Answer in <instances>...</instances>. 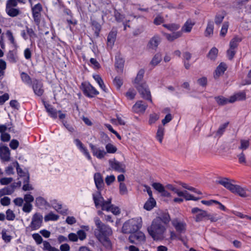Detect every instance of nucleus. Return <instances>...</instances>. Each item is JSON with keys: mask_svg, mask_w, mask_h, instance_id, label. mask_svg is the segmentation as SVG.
<instances>
[{"mask_svg": "<svg viewBox=\"0 0 251 251\" xmlns=\"http://www.w3.org/2000/svg\"><path fill=\"white\" fill-rule=\"evenodd\" d=\"M95 235L98 240L108 250L112 249V244L109 236L112 234L111 227L105 225L99 228H96L94 231Z\"/></svg>", "mask_w": 251, "mask_h": 251, "instance_id": "obj_1", "label": "nucleus"}, {"mask_svg": "<svg viewBox=\"0 0 251 251\" xmlns=\"http://www.w3.org/2000/svg\"><path fill=\"white\" fill-rule=\"evenodd\" d=\"M165 230V225L160 223L159 219H154L151 226L148 227V231L150 235L154 240L162 238Z\"/></svg>", "mask_w": 251, "mask_h": 251, "instance_id": "obj_2", "label": "nucleus"}, {"mask_svg": "<svg viewBox=\"0 0 251 251\" xmlns=\"http://www.w3.org/2000/svg\"><path fill=\"white\" fill-rule=\"evenodd\" d=\"M191 212L193 214L198 213L195 217V221L196 222H200L206 218L207 220H210L211 222H215L221 219L217 214H211L208 213L206 211L203 210L198 207L192 208Z\"/></svg>", "mask_w": 251, "mask_h": 251, "instance_id": "obj_3", "label": "nucleus"}, {"mask_svg": "<svg viewBox=\"0 0 251 251\" xmlns=\"http://www.w3.org/2000/svg\"><path fill=\"white\" fill-rule=\"evenodd\" d=\"M141 226V224L137 220L131 219L124 224L122 227V232L125 234H131L138 231Z\"/></svg>", "mask_w": 251, "mask_h": 251, "instance_id": "obj_4", "label": "nucleus"}, {"mask_svg": "<svg viewBox=\"0 0 251 251\" xmlns=\"http://www.w3.org/2000/svg\"><path fill=\"white\" fill-rule=\"evenodd\" d=\"M135 87L138 90L142 98L152 102L151 92L146 82L135 85Z\"/></svg>", "mask_w": 251, "mask_h": 251, "instance_id": "obj_5", "label": "nucleus"}, {"mask_svg": "<svg viewBox=\"0 0 251 251\" xmlns=\"http://www.w3.org/2000/svg\"><path fill=\"white\" fill-rule=\"evenodd\" d=\"M81 90L83 94L89 98H93L99 94V92L89 83L83 82L81 84Z\"/></svg>", "mask_w": 251, "mask_h": 251, "instance_id": "obj_6", "label": "nucleus"}, {"mask_svg": "<svg viewBox=\"0 0 251 251\" xmlns=\"http://www.w3.org/2000/svg\"><path fill=\"white\" fill-rule=\"evenodd\" d=\"M43 219V216L40 213H36L33 215L29 225L32 230H37L42 226Z\"/></svg>", "mask_w": 251, "mask_h": 251, "instance_id": "obj_7", "label": "nucleus"}, {"mask_svg": "<svg viewBox=\"0 0 251 251\" xmlns=\"http://www.w3.org/2000/svg\"><path fill=\"white\" fill-rule=\"evenodd\" d=\"M145 236L141 231H135L131 233L129 236L128 240L131 243L138 244L145 241Z\"/></svg>", "mask_w": 251, "mask_h": 251, "instance_id": "obj_8", "label": "nucleus"}, {"mask_svg": "<svg viewBox=\"0 0 251 251\" xmlns=\"http://www.w3.org/2000/svg\"><path fill=\"white\" fill-rule=\"evenodd\" d=\"M31 84H32L33 90L36 95L38 96L43 95L44 90L43 89V84L41 80L33 79Z\"/></svg>", "mask_w": 251, "mask_h": 251, "instance_id": "obj_9", "label": "nucleus"}, {"mask_svg": "<svg viewBox=\"0 0 251 251\" xmlns=\"http://www.w3.org/2000/svg\"><path fill=\"white\" fill-rule=\"evenodd\" d=\"M109 163L112 169L115 171L120 173L126 172V166L124 164H123L115 159H114V161L109 160Z\"/></svg>", "mask_w": 251, "mask_h": 251, "instance_id": "obj_10", "label": "nucleus"}, {"mask_svg": "<svg viewBox=\"0 0 251 251\" xmlns=\"http://www.w3.org/2000/svg\"><path fill=\"white\" fill-rule=\"evenodd\" d=\"M89 146L93 155L96 156L99 159L103 158L106 154V152L103 150H100L97 148L95 146L91 143L89 144Z\"/></svg>", "mask_w": 251, "mask_h": 251, "instance_id": "obj_11", "label": "nucleus"}, {"mask_svg": "<svg viewBox=\"0 0 251 251\" xmlns=\"http://www.w3.org/2000/svg\"><path fill=\"white\" fill-rule=\"evenodd\" d=\"M172 225L179 233L181 234L185 232L186 225L185 223L178 221L176 219L172 221Z\"/></svg>", "mask_w": 251, "mask_h": 251, "instance_id": "obj_12", "label": "nucleus"}, {"mask_svg": "<svg viewBox=\"0 0 251 251\" xmlns=\"http://www.w3.org/2000/svg\"><path fill=\"white\" fill-rule=\"evenodd\" d=\"M10 152L7 146L0 148V158L3 161H9L10 160Z\"/></svg>", "mask_w": 251, "mask_h": 251, "instance_id": "obj_13", "label": "nucleus"}, {"mask_svg": "<svg viewBox=\"0 0 251 251\" xmlns=\"http://www.w3.org/2000/svg\"><path fill=\"white\" fill-rule=\"evenodd\" d=\"M148 105L145 103H144L143 101L138 100L137 101L133 106V111L136 113L144 112Z\"/></svg>", "mask_w": 251, "mask_h": 251, "instance_id": "obj_14", "label": "nucleus"}, {"mask_svg": "<svg viewBox=\"0 0 251 251\" xmlns=\"http://www.w3.org/2000/svg\"><path fill=\"white\" fill-rule=\"evenodd\" d=\"M160 42V38L158 36H154L150 40L147 47L149 49L156 50Z\"/></svg>", "mask_w": 251, "mask_h": 251, "instance_id": "obj_15", "label": "nucleus"}, {"mask_svg": "<svg viewBox=\"0 0 251 251\" xmlns=\"http://www.w3.org/2000/svg\"><path fill=\"white\" fill-rule=\"evenodd\" d=\"M94 181L97 188L100 191L103 188L104 186V182L101 174L99 173H97L94 175Z\"/></svg>", "mask_w": 251, "mask_h": 251, "instance_id": "obj_16", "label": "nucleus"}, {"mask_svg": "<svg viewBox=\"0 0 251 251\" xmlns=\"http://www.w3.org/2000/svg\"><path fill=\"white\" fill-rule=\"evenodd\" d=\"M117 31L116 29H112L107 36V46L112 47L115 42Z\"/></svg>", "mask_w": 251, "mask_h": 251, "instance_id": "obj_17", "label": "nucleus"}, {"mask_svg": "<svg viewBox=\"0 0 251 251\" xmlns=\"http://www.w3.org/2000/svg\"><path fill=\"white\" fill-rule=\"evenodd\" d=\"M164 36L170 42H173L175 40L180 37L182 36V31H178L177 32H174L172 34L164 33Z\"/></svg>", "mask_w": 251, "mask_h": 251, "instance_id": "obj_18", "label": "nucleus"}, {"mask_svg": "<svg viewBox=\"0 0 251 251\" xmlns=\"http://www.w3.org/2000/svg\"><path fill=\"white\" fill-rule=\"evenodd\" d=\"M227 69L226 65L224 63H221L217 67L215 72L214 77L215 79L218 78L220 75H223Z\"/></svg>", "mask_w": 251, "mask_h": 251, "instance_id": "obj_19", "label": "nucleus"}, {"mask_svg": "<svg viewBox=\"0 0 251 251\" xmlns=\"http://www.w3.org/2000/svg\"><path fill=\"white\" fill-rule=\"evenodd\" d=\"M15 186L14 184H11L9 186L4 187L0 190V197L6 195H11L15 191Z\"/></svg>", "mask_w": 251, "mask_h": 251, "instance_id": "obj_20", "label": "nucleus"}, {"mask_svg": "<svg viewBox=\"0 0 251 251\" xmlns=\"http://www.w3.org/2000/svg\"><path fill=\"white\" fill-rule=\"evenodd\" d=\"M93 198L96 207L97 208L99 206L101 207V204L103 202L104 199L101 196L100 192L99 191L96 195L93 194Z\"/></svg>", "mask_w": 251, "mask_h": 251, "instance_id": "obj_21", "label": "nucleus"}, {"mask_svg": "<svg viewBox=\"0 0 251 251\" xmlns=\"http://www.w3.org/2000/svg\"><path fill=\"white\" fill-rule=\"evenodd\" d=\"M248 192V190L236 185L232 193H236L242 197H246L249 195V194L247 193Z\"/></svg>", "mask_w": 251, "mask_h": 251, "instance_id": "obj_22", "label": "nucleus"}, {"mask_svg": "<svg viewBox=\"0 0 251 251\" xmlns=\"http://www.w3.org/2000/svg\"><path fill=\"white\" fill-rule=\"evenodd\" d=\"M155 219H159L160 220V223L163 224L164 225L168 224L171 220L170 215L168 213H163L159 217H156Z\"/></svg>", "mask_w": 251, "mask_h": 251, "instance_id": "obj_23", "label": "nucleus"}, {"mask_svg": "<svg viewBox=\"0 0 251 251\" xmlns=\"http://www.w3.org/2000/svg\"><path fill=\"white\" fill-rule=\"evenodd\" d=\"M164 127L161 125L159 126L158 127V129L156 135V138L157 139V140H158V141L160 143H162V140L164 135Z\"/></svg>", "mask_w": 251, "mask_h": 251, "instance_id": "obj_24", "label": "nucleus"}, {"mask_svg": "<svg viewBox=\"0 0 251 251\" xmlns=\"http://www.w3.org/2000/svg\"><path fill=\"white\" fill-rule=\"evenodd\" d=\"M156 205V201L153 198H149L144 204V208L147 210H151Z\"/></svg>", "mask_w": 251, "mask_h": 251, "instance_id": "obj_25", "label": "nucleus"}, {"mask_svg": "<svg viewBox=\"0 0 251 251\" xmlns=\"http://www.w3.org/2000/svg\"><path fill=\"white\" fill-rule=\"evenodd\" d=\"M145 74V70L143 69H140L134 79V85H138L142 84V83H144V82H142V80L143 78L144 75Z\"/></svg>", "mask_w": 251, "mask_h": 251, "instance_id": "obj_26", "label": "nucleus"}, {"mask_svg": "<svg viewBox=\"0 0 251 251\" xmlns=\"http://www.w3.org/2000/svg\"><path fill=\"white\" fill-rule=\"evenodd\" d=\"M93 77L94 79L97 82V83L99 84L100 87L101 88V89L105 93L108 92V89L106 88V86H105L103 81L101 78V77L100 76V75H93Z\"/></svg>", "mask_w": 251, "mask_h": 251, "instance_id": "obj_27", "label": "nucleus"}, {"mask_svg": "<svg viewBox=\"0 0 251 251\" xmlns=\"http://www.w3.org/2000/svg\"><path fill=\"white\" fill-rule=\"evenodd\" d=\"M45 108L49 115L52 118L56 119L57 117V111L56 109L52 107L50 104L45 105Z\"/></svg>", "mask_w": 251, "mask_h": 251, "instance_id": "obj_28", "label": "nucleus"}, {"mask_svg": "<svg viewBox=\"0 0 251 251\" xmlns=\"http://www.w3.org/2000/svg\"><path fill=\"white\" fill-rule=\"evenodd\" d=\"M242 40L241 37L237 36H235L230 41L229 48L235 50Z\"/></svg>", "mask_w": 251, "mask_h": 251, "instance_id": "obj_29", "label": "nucleus"}, {"mask_svg": "<svg viewBox=\"0 0 251 251\" xmlns=\"http://www.w3.org/2000/svg\"><path fill=\"white\" fill-rule=\"evenodd\" d=\"M7 14L11 17H14L19 15L21 12L18 8L15 7L6 8Z\"/></svg>", "mask_w": 251, "mask_h": 251, "instance_id": "obj_30", "label": "nucleus"}, {"mask_svg": "<svg viewBox=\"0 0 251 251\" xmlns=\"http://www.w3.org/2000/svg\"><path fill=\"white\" fill-rule=\"evenodd\" d=\"M125 60L120 57H116L115 66L119 69L118 71L122 72L124 66Z\"/></svg>", "mask_w": 251, "mask_h": 251, "instance_id": "obj_31", "label": "nucleus"}, {"mask_svg": "<svg viewBox=\"0 0 251 251\" xmlns=\"http://www.w3.org/2000/svg\"><path fill=\"white\" fill-rule=\"evenodd\" d=\"M194 25V23H192L191 21L189 20L187 21L181 28V31L182 33L183 32H190Z\"/></svg>", "mask_w": 251, "mask_h": 251, "instance_id": "obj_32", "label": "nucleus"}, {"mask_svg": "<svg viewBox=\"0 0 251 251\" xmlns=\"http://www.w3.org/2000/svg\"><path fill=\"white\" fill-rule=\"evenodd\" d=\"M162 60V55L160 53H156L152 58L150 64L153 66L158 64Z\"/></svg>", "mask_w": 251, "mask_h": 251, "instance_id": "obj_33", "label": "nucleus"}, {"mask_svg": "<svg viewBox=\"0 0 251 251\" xmlns=\"http://www.w3.org/2000/svg\"><path fill=\"white\" fill-rule=\"evenodd\" d=\"M213 29L214 25L213 21H209L205 31V36H208L212 35L213 33Z\"/></svg>", "mask_w": 251, "mask_h": 251, "instance_id": "obj_34", "label": "nucleus"}, {"mask_svg": "<svg viewBox=\"0 0 251 251\" xmlns=\"http://www.w3.org/2000/svg\"><path fill=\"white\" fill-rule=\"evenodd\" d=\"M8 61L12 63H15L17 61L18 57L16 54L12 50H10L7 55Z\"/></svg>", "mask_w": 251, "mask_h": 251, "instance_id": "obj_35", "label": "nucleus"}, {"mask_svg": "<svg viewBox=\"0 0 251 251\" xmlns=\"http://www.w3.org/2000/svg\"><path fill=\"white\" fill-rule=\"evenodd\" d=\"M59 218V216L56 215L52 212L49 213L48 215H46L44 217V220L46 222L49 221H56Z\"/></svg>", "mask_w": 251, "mask_h": 251, "instance_id": "obj_36", "label": "nucleus"}, {"mask_svg": "<svg viewBox=\"0 0 251 251\" xmlns=\"http://www.w3.org/2000/svg\"><path fill=\"white\" fill-rule=\"evenodd\" d=\"M21 77L22 80L24 82H25L27 84H31L32 83V80H31L30 77L26 73H25V72L21 73Z\"/></svg>", "mask_w": 251, "mask_h": 251, "instance_id": "obj_37", "label": "nucleus"}, {"mask_svg": "<svg viewBox=\"0 0 251 251\" xmlns=\"http://www.w3.org/2000/svg\"><path fill=\"white\" fill-rule=\"evenodd\" d=\"M111 199H109L107 201L104 200L102 204H101V210L109 211L110 209V205H111Z\"/></svg>", "mask_w": 251, "mask_h": 251, "instance_id": "obj_38", "label": "nucleus"}, {"mask_svg": "<svg viewBox=\"0 0 251 251\" xmlns=\"http://www.w3.org/2000/svg\"><path fill=\"white\" fill-rule=\"evenodd\" d=\"M91 25L95 29V34L97 36H98L101 30L100 25L95 20H91Z\"/></svg>", "mask_w": 251, "mask_h": 251, "instance_id": "obj_39", "label": "nucleus"}, {"mask_svg": "<svg viewBox=\"0 0 251 251\" xmlns=\"http://www.w3.org/2000/svg\"><path fill=\"white\" fill-rule=\"evenodd\" d=\"M214 99L219 105H224L227 103V99L223 96L215 97Z\"/></svg>", "mask_w": 251, "mask_h": 251, "instance_id": "obj_40", "label": "nucleus"}, {"mask_svg": "<svg viewBox=\"0 0 251 251\" xmlns=\"http://www.w3.org/2000/svg\"><path fill=\"white\" fill-rule=\"evenodd\" d=\"M218 52V50L217 48L213 47L212 48L208 53V57L211 60H214L217 57Z\"/></svg>", "mask_w": 251, "mask_h": 251, "instance_id": "obj_41", "label": "nucleus"}, {"mask_svg": "<svg viewBox=\"0 0 251 251\" xmlns=\"http://www.w3.org/2000/svg\"><path fill=\"white\" fill-rule=\"evenodd\" d=\"M163 26L171 31H176L180 27L179 25L176 24H164Z\"/></svg>", "mask_w": 251, "mask_h": 251, "instance_id": "obj_42", "label": "nucleus"}, {"mask_svg": "<svg viewBox=\"0 0 251 251\" xmlns=\"http://www.w3.org/2000/svg\"><path fill=\"white\" fill-rule=\"evenodd\" d=\"M44 248L43 249L44 250H47L48 251H59V250L53 247H52L49 242L48 241H44L43 242Z\"/></svg>", "mask_w": 251, "mask_h": 251, "instance_id": "obj_43", "label": "nucleus"}, {"mask_svg": "<svg viewBox=\"0 0 251 251\" xmlns=\"http://www.w3.org/2000/svg\"><path fill=\"white\" fill-rule=\"evenodd\" d=\"M105 149L106 150V153H114L117 151L116 147L110 143H108L106 145Z\"/></svg>", "mask_w": 251, "mask_h": 251, "instance_id": "obj_44", "label": "nucleus"}, {"mask_svg": "<svg viewBox=\"0 0 251 251\" xmlns=\"http://www.w3.org/2000/svg\"><path fill=\"white\" fill-rule=\"evenodd\" d=\"M32 13L40 14V12L42 10V7L40 3H38L35 5L31 8Z\"/></svg>", "mask_w": 251, "mask_h": 251, "instance_id": "obj_45", "label": "nucleus"}, {"mask_svg": "<svg viewBox=\"0 0 251 251\" xmlns=\"http://www.w3.org/2000/svg\"><path fill=\"white\" fill-rule=\"evenodd\" d=\"M6 218L8 221H13L15 218V214L12 210L8 209L6 211Z\"/></svg>", "mask_w": 251, "mask_h": 251, "instance_id": "obj_46", "label": "nucleus"}, {"mask_svg": "<svg viewBox=\"0 0 251 251\" xmlns=\"http://www.w3.org/2000/svg\"><path fill=\"white\" fill-rule=\"evenodd\" d=\"M229 26V23L228 22H224L222 27V29L220 31V35L224 37L226 33H227V29Z\"/></svg>", "mask_w": 251, "mask_h": 251, "instance_id": "obj_47", "label": "nucleus"}, {"mask_svg": "<svg viewBox=\"0 0 251 251\" xmlns=\"http://www.w3.org/2000/svg\"><path fill=\"white\" fill-rule=\"evenodd\" d=\"M26 32L30 37V40L31 41L32 39L37 37V35L34 31L32 28H29L27 26H25Z\"/></svg>", "mask_w": 251, "mask_h": 251, "instance_id": "obj_48", "label": "nucleus"}, {"mask_svg": "<svg viewBox=\"0 0 251 251\" xmlns=\"http://www.w3.org/2000/svg\"><path fill=\"white\" fill-rule=\"evenodd\" d=\"M47 202L42 197H39L36 199V204L37 206H42L46 205Z\"/></svg>", "mask_w": 251, "mask_h": 251, "instance_id": "obj_49", "label": "nucleus"}, {"mask_svg": "<svg viewBox=\"0 0 251 251\" xmlns=\"http://www.w3.org/2000/svg\"><path fill=\"white\" fill-rule=\"evenodd\" d=\"M114 15L115 18V20L118 22H121L123 21L124 19V16L123 15L121 14L118 10L115 9L114 12Z\"/></svg>", "mask_w": 251, "mask_h": 251, "instance_id": "obj_50", "label": "nucleus"}, {"mask_svg": "<svg viewBox=\"0 0 251 251\" xmlns=\"http://www.w3.org/2000/svg\"><path fill=\"white\" fill-rule=\"evenodd\" d=\"M136 94L135 91L133 89H129L126 93V96L130 100L134 99Z\"/></svg>", "mask_w": 251, "mask_h": 251, "instance_id": "obj_51", "label": "nucleus"}, {"mask_svg": "<svg viewBox=\"0 0 251 251\" xmlns=\"http://www.w3.org/2000/svg\"><path fill=\"white\" fill-rule=\"evenodd\" d=\"M152 186L154 189L157 190L160 193L162 191H163V189L165 188V187L162 184L157 182L153 183L152 184Z\"/></svg>", "mask_w": 251, "mask_h": 251, "instance_id": "obj_52", "label": "nucleus"}, {"mask_svg": "<svg viewBox=\"0 0 251 251\" xmlns=\"http://www.w3.org/2000/svg\"><path fill=\"white\" fill-rule=\"evenodd\" d=\"M228 122H226L221 125L217 131L216 134L218 135H221L223 134V133L225 132L226 128L228 126Z\"/></svg>", "mask_w": 251, "mask_h": 251, "instance_id": "obj_53", "label": "nucleus"}, {"mask_svg": "<svg viewBox=\"0 0 251 251\" xmlns=\"http://www.w3.org/2000/svg\"><path fill=\"white\" fill-rule=\"evenodd\" d=\"M159 116L156 113L151 114L149 120V124L152 125V124H154L156 121H157L159 119Z\"/></svg>", "mask_w": 251, "mask_h": 251, "instance_id": "obj_54", "label": "nucleus"}, {"mask_svg": "<svg viewBox=\"0 0 251 251\" xmlns=\"http://www.w3.org/2000/svg\"><path fill=\"white\" fill-rule=\"evenodd\" d=\"M241 145L239 147V149L245 150L248 148L249 146V141L245 140H240Z\"/></svg>", "mask_w": 251, "mask_h": 251, "instance_id": "obj_55", "label": "nucleus"}, {"mask_svg": "<svg viewBox=\"0 0 251 251\" xmlns=\"http://www.w3.org/2000/svg\"><path fill=\"white\" fill-rule=\"evenodd\" d=\"M224 17H225V16L223 14H217L216 15L215 18V23L217 25H219L221 24L222 23V22L224 19Z\"/></svg>", "mask_w": 251, "mask_h": 251, "instance_id": "obj_56", "label": "nucleus"}, {"mask_svg": "<svg viewBox=\"0 0 251 251\" xmlns=\"http://www.w3.org/2000/svg\"><path fill=\"white\" fill-rule=\"evenodd\" d=\"M2 238V239L5 242H9L11 240V236L8 235L6 234V230L5 229H3L1 231Z\"/></svg>", "mask_w": 251, "mask_h": 251, "instance_id": "obj_57", "label": "nucleus"}, {"mask_svg": "<svg viewBox=\"0 0 251 251\" xmlns=\"http://www.w3.org/2000/svg\"><path fill=\"white\" fill-rule=\"evenodd\" d=\"M6 35L8 38V40L10 41L11 44L14 45H16V42L14 39V37L13 35L12 32L10 30H7L6 32Z\"/></svg>", "mask_w": 251, "mask_h": 251, "instance_id": "obj_58", "label": "nucleus"}, {"mask_svg": "<svg viewBox=\"0 0 251 251\" xmlns=\"http://www.w3.org/2000/svg\"><path fill=\"white\" fill-rule=\"evenodd\" d=\"M113 83L118 89H120L123 85V80L118 77H116L113 80Z\"/></svg>", "mask_w": 251, "mask_h": 251, "instance_id": "obj_59", "label": "nucleus"}, {"mask_svg": "<svg viewBox=\"0 0 251 251\" xmlns=\"http://www.w3.org/2000/svg\"><path fill=\"white\" fill-rule=\"evenodd\" d=\"M120 193L121 195H125L127 193L126 186L124 183L121 182L119 186Z\"/></svg>", "mask_w": 251, "mask_h": 251, "instance_id": "obj_60", "label": "nucleus"}, {"mask_svg": "<svg viewBox=\"0 0 251 251\" xmlns=\"http://www.w3.org/2000/svg\"><path fill=\"white\" fill-rule=\"evenodd\" d=\"M17 0H8L6 2V8L15 7L18 5Z\"/></svg>", "mask_w": 251, "mask_h": 251, "instance_id": "obj_61", "label": "nucleus"}, {"mask_svg": "<svg viewBox=\"0 0 251 251\" xmlns=\"http://www.w3.org/2000/svg\"><path fill=\"white\" fill-rule=\"evenodd\" d=\"M32 237L37 244H41L43 242V239L41 236L38 233L32 234Z\"/></svg>", "mask_w": 251, "mask_h": 251, "instance_id": "obj_62", "label": "nucleus"}, {"mask_svg": "<svg viewBox=\"0 0 251 251\" xmlns=\"http://www.w3.org/2000/svg\"><path fill=\"white\" fill-rule=\"evenodd\" d=\"M226 53L228 59L229 60H232L236 53V50L234 49L229 48V49L227 50Z\"/></svg>", "mask_w": 251, "mask_h": 251, "instance_id": "obj_63", "label": "nucleus"}, {"mask_svg": "<svg viewBox=\"0 0 251 251\" xmlns=\"http://www.w3.org/2000/svg\"><path fill=\"white\" fill-rule=\"evenodd\" d=\"M13 181L12 177H3L0 178V183L1 185H8Z\"/></svg>", "mask_w": 251, "mask_h": 251, "instance_id": "obj_64", "label": "nucleus"}]
</instances>
